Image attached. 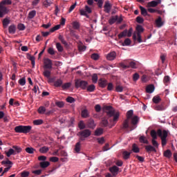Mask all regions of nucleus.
I'll use <instances>...</instances> for the list:
<instances>
[{"mask_svg":"<svg viewBox=\"0 0 177 177\" xmlns=\"http://www.w3.org/2000/svg\"><path fill=\"white\" fill-rule=\"evenodd\" d=\"M52 3H53L52 1H48V0H46V1L44 2V5L46 8L50 6Z\"/></svg>","mask_w":177,"mask_h":177,"instance_id":"nucleus-64","label":"nucleus"},{"mask_svg":"<svg viewBox=\"0 0 177 177\" xmlns=\"http://www.w3.org/2000/svg\"><path fill=\"white\" fill-rule=\"evenodd\" d=\"M71 86V82H66L64 84H62V89L66 90L69 88Z\"/></svg>","mask_w":177,"mask_h":177,"instance_id":"nucleus-47","label":"nucleus"},{"mask_svg":"<svg viewBox=\"0 0 177 177\" xmlns=\"http://www.w3.org/2000/svg\"><path fill=\"white\" fill-rule=\"evenodd\" d=\"M133 39L134 41H136L137 39L138 43H141L143 42V40H142V35H140V33H136L134 32L133 35Z\"/></svg>","mask_w":177,"mask_h":177,"instance_id":"nucleus-15","label":"nucleus"},{"mask_svg":"<svg viewBox=\"0 0 177 177\" xmlns=\"http://www.w3.org/2000/svg\"><path fill=\"white\" fill-rule=\"evenodd\" d=\"M127 32H128V30H124V31H122L118 35V38L122 39V37H126L127 35Z\"/></svg>","mask_w":177,"mask_h":177,"instance_id":"nucleus-39","label":"nucleus"},{"mask_svg":"<svg viewBox=\"0 0 177 177\" xmlns=\"http://www.w3.org/2000/svg\"><path fill=\"white\" fill-rule=\"evenodd\" d=\"M104 111L106 113L108 120L110 123L109 128H113L118 122L120 116L119 111H116L112 106L105 105L103 107Z\"/></svg>","mask_w":177,"mask_h":177,"instance_id":"nucleus-1","label":"nucleus"},{"mask_svg":"<svg viewBox=\"0 0 177 177\" xmlns=\"http://www.w3.org/2000/svg\"><path fill=\"white\" fill-rule=\"evenodd\" d=\"M48 151H49V148L47 147H43L39 149V152L41 153H46Z\"/></svg>","mask_w":177,"mask_h":177,"instance_id":"nucleus-42","label":"nucleus"},{"mask_svg":"<svg viewBox=\"0 0 177 177\" xmlns=\"http://www.w3.org/2000/svg\"><path fill=\"white\" fill-rule=\"evenodd\" d=\"M97 80H98V76L97 74H93L92 75V82L93 84H97Z\"/></svg>","mask_w":177,"mask_h":177,"instance_id":"nucleus-48","label":"nucleus"},{"mask_svg":"<svg viewBox=\"0 0 177 177\" xmlns=\"http://www.w3.org/2000/svg\"><path fill=\"white\" fill-rule=\"evenodd\" d=\"M8 31H9V33L10 34H15L16 32V26L15 25H11L8 28Z\"/></svg>","mask_w":177,"mask_h":177,"instance_id":"nucleus-32","label":"nucleus"},{"mask_svg":"<svg viewBox=\"0 0 177 177\" xmlns=\"http://www.w3.org/2000/svg\"><path fill=\"white\" fill-rule=\"evenodd\" d=\"M8 12V10L7 8L0 4V18L3 17V16L6 15Z\"/></svg>","mask_w":177,"mask_h":177,"instance_id":"nucleus-13","label":"nucleus"},{"mask_svg":"<svg viewBox=\"0 0 177 177\" xmlns=\"http://www.w3.org/2000/svg\"><path fill=\"white\" fill-rule=\"evenodd\" d=\"M78 135L80 136V140L81 141H84V138H86L91 136V130H88V129H86L85 130H82L81 131H79Z\"/></svg>","mask_w":177,"mask_h":177,"instance_id":"nucleus-8","label":"nucleus"},{"mask_svg":"<svg viewBox=\"0 0 177 177\" xmlns=\"http://www.w3.org/2000/svg\"><path fill=\"white\" fill-rule=\"evenodd\" d=\"M100 56L99 54L97 53H93L91 54V58L93 59V60H99Z\"/></svg>","mask_w":177,"mask_h":177,"instance_id":"nucleus-40","label":"nucleus"},{"mask_svg":"<svg viewBox=\"0 0 177 177\" xmlns=\"http://www.w3.org/2000/svg\"><path fill=\"white\" fill-rule=\"evenodd\" d=\"M124 21L122 15H120V17L118 15L112 16L109 20V24L113 25L116 22L117 24H120Z\"/></svg>","mask_w":177,"mask_h":177,"instance_id":"nucleus-7","label":"nucleus"},{"mask_svg":"<svg viewBox=\"0 0 177 177\" xmlns=\"http://www.w3.org/2000/svg\"><path fill=\"white\" fill-rule=\"evenodd\" d=\"M25 151L30 154H32L34 153V152L36 151L35 149L32 148V147H27Z\"/></svg>","mask_w":177,"mask_h":177,"instance_id":"nucleus-45","label":"nucleus"},{"mask_svg":"<svg viewBox=\"0 0 177 177\" xmlns=\"http://www.w3.org/2000/svg\"><path fill=\"white\" fill-rule=\"evenodd\" d=\"M63 85V81L61 79H57L55 82H54V86L57 88L61 87Z\"/></svg>","mask_w":177,"mask_h":177,"instance_id":"nucleus-22","label":"nucleus"},{"mask_svg":"<svg viewBox=\"0 0 177 177\" xmlns=\"http://www.w3.org/2000/svg\"><path fill=\"white\" fill-rule=\"evenodd\" d=\"M1 164L3 165H8V166L9 165H12V162H11V161H10V160H3L2 162H1Z\"/></svg>","mask_w":177,"mask_h":177,"instance_id":"nucleus-63","label":"nucleus"},{"mask_svg":"<svg viewBox=\"0 0 177 177\" xmlns=\"http://www.w3.org/2000/svg\"><path fill=\"white\" fill-rule=\"evenodd\" d=\"M19 84H20V86H24L26 84V79L25 77L21 78L19 80Z\"/></svg>","mask_w":177,"mask_h":177,"instance_id":"nucleus-58","label":"nucleus"},{"mask_svg":"<svg viewBox=\"0 0 177 177\" xmlns=\"http://www.w3.org/2000/svg\"><path fill=\"white\" fill-rule=\"evenodd\" d=\"M99 86L102 88H104L106 87L108 84V82L106 80L104 79H100L98 81Z\"/></svg>","mask_w":177,"mask_h":177,"instance_id":"nucleus-16","label":"nucleus"},{"mask_svg":"<svg viewBox=\"0 0 177 177\" xmlns=\"http://www.w3.org/2000/svg\"><path fill=\"white\" fill-rule=\"evenodd\" d=\"M72 26H73V29L78 30L80 28V24L78 21L72 22Z\"/></svg>","mask_w":177,"mask_h":177,"instance_id":"nucleus-35","label":"nucleus"},{"mask_svg":"<svg viewBox=\"0 0 177 177\" xmlns=\"http://www.w3.org/2000/svg\"><path fill=\"white\" fill-rule=\"evenodd\" d=\"M43 122H44V121H43L42 120H41V119L35 120L33 121V124H34L35 125H41V124H43Z\"/></svg>","mask_w":177,"mask_h":177,"instance_id":"nucleus-51","label":"nucleus"},{"mask_svg":"<svg viewBox=\"0 0 177 177\" xmlns=\"http://www.w3.org/2000/svg\"><path fill=\"white\" fill-rule=\"evenodd\" d=\"M77 127L80 130H83V129H86V124L83 120L79 121Z\"/></svg>","mask_w":177,"mask_h":177,"instance_id":"nucleus-23","label":"nucleus"},{"mask_svg":"<svg viewBox=\"0 0 177 177\" xmlns=\"http://www.w3.org/2000/svg\"><path fill=\"white\" fill-rule=\"evenodd\" d=\"M27 57L28 60L31 61L32 68H34L35 66V57L34 56L30 55V54L28 55Z\"/></svg>","mask_w":177,"mask_h":177,"instance_id":"nucleus-25","label":"nucleus"},{"mask_svg":"<svg viewBox=\"0 0 177 177\" xmlns=\"http://www.w3.org/2000/svg\"><path fill=\"white\" fill-rule=\"evenodd\" d=\"M139 8L141 11V15H142L143 16H147V10H146L142 6H140Z\"/></svg>","mask_w":177,"mask_h":177,"instance_id":"nucleus-43","label":"nucleus"},{"mask_svg":"<svg viewBox=\"0 0 177 177\" xmlns=\"http://www.w3.org/2000/svg\"><path fill=\"white\" fill-rule=\"evenodd\" d=\"M32 130V126H16L15 131L17 133L27 134Z\"/></svg>","mask_w":177,"mask_h":177,"instance_id":"nucleus-4","label":"nucleus"},{"mask_svg":"<svg viewBox=\"0 0 177 177\" xmlns=\"http://www.w3.org/2000/svg\"><path fill=\"white\" fill-rule=\"evenodd\" d=\"M154 89H155L154 85L153 84H150V85H148L147 86L146 92L147 93L151 94L154 92Z\"/></svg>","mask_w":177,"mask_h":177,"instance_id":"nucleus-19","label":"nucleus"},{"mask_svg":"<svg viewBox=\"0 0 177 177\" xmlns=\"http://www.w3.org/2000/svg\"><path fill=\"white\" fill-rule=\"evenodd\" d=\"M86 126L89 129H94L96 127L94 120L92 118L88 119L86 122Z\"/></svg>","mask_w":177,"mask_h":177,"instance_id":"nucleus-12","label":"nucleus"},{"mask_svg":"<svg viewBox=\"0 0 177 177\" xmlns=\"http://www.w3.org/2000/svg\"><path fill=\"white\" fill-rule=\"evenodd\" d=\"M123 91H124V88H123L122 86H121V85H117V86H115V91H116L117 93H122V92H123Z\"/></svg>","mask_w":177,"mask_h":177,"instance_id":"nucleus-41","label":"nucleus"},{"mask_svg":"<svg viewBox=\"0 0 177 177\" xmlns=\"http://www.w3.org/2000/svg\"><path fill=\"white\" fill-rule=\"evenodd\" d=\"M95 90V86L94 84H91L86 86V91L88 92L92 93Z\"/></svg>","mask_w":177,"mask_h":177,"instance_id":"nucleus-30","label":"nucleus"},{"mask_svg":"<svg viewBox=\"0 0 177 177\" xmlns=\"http://www.w3.org/2000/svg\"><path fill=\"white\" fill-rule=\"evenodd\" d=\"M0 4H1L2 6L3 5H11L12 1L10 0H4V1H1V3Z\"/></svg>","mask_w":177,"mask_h":177,"instance_id":"nucleus-62","label":"nucleus"},{"mask_svg":"<svg viewBox=\"0 0 177 177\" xmlns=\"http://www.w3.org/2000/svg\"><path fill=\"white\" fill-rule=\"evenodd\" d=\"M161 3V0H155V1H152L149 3H147V7L150 8H155L156 7L158 4H160Z\"/></svg>","mask_w":177,"mask_h":177,"instance_id":"nucleus-17","label":"nucleus"},{"mask_svg":"<svg viewBox=\"0 0 177 177\" xmlns=\"http://www.w3.org/2000/svg\"><path fill=\"white\" fill-rule=\"evenodd\" d=\"M166 57H167L166 54H161L160 55V59L162 64H165V62L166 60Z\"/></svg>","mask_w":177,"mask_h":177,"instance_id":"nucleus-56","label":"nucleus"},{"mask_svg":"<svg viewBox=\"0 0 177 177\" xmlns=\"http://www.w3.org/2000/svg\"><path fill=\"white\" fill-rule=\"evenodd\" d=\"M44 76L48 79L50 77L51 72L49 70H45L43 73Z\"/></svg>","mask_w":177,"mask_h":177,"instance_id":"nucleus-38","label":"nucleus"},{"mask_svg":"<svg viewBox=\"0 0 177 177\" xmlns=\"http://www.w3.org/2000/svg\"><path fill=\"white\" fill-rule=\"evenodd\" d=\"M131 153L127 151H123L122 153V156L124 160H129L131 157Z\"/></svg>","mask_w":177,"mask_h":177,"instance_id":"nucleus-24","label":"nucleus"},{"mask_svg":"<svg viewBox=\"0 0 177 177\" xmlns=\"http://www.w3.org/2000/svg\"><path fill=\"white\" fill-rule=\"evenodd\" d=\"M46 109L45 106H41L39 107L38 112L39 114H44Z\"/></svg>","mask_w":177,"mask_h":177,"instance_id":"nucleus-44","label":"nucleus"},{"mask_svg":"<svg viewBox=\"0 0 177 177\" xmlns=\"http://www.w3.org/2000/svg\"><path fill=\"white\" fill-rule=\"evenodd\" d=\"M112 6H113L110 3L109 1H105L104 5V12L109 14L112 9Z\"/></svg>","mask_w":177,"mask_h":177,"instance_id":"nucleus-10","label":"nucleus"},{"mask_svg":"<svg viewBox=\"0 0 177 177\" xmlns=\"http://www.w3.org/2000/svg\"><path fill=\"white\" fill-rule=\"evenodd\" d=\"M130 120H131V124L133 126L138 124L139 122V117L138 115L132 117Z\"/></svg>","mask_w":177,"mask_h":177,"instance_id":"nucleus-18","label":"nucleus"},{"mask_svg":"<svg viewBox=\"0 0 177 177\" xmlns=\"http://www.w3.org/2000/svg\"><path fill=\"white\" fill-rule=\"evenodd\" d=\"M132 151L133 153H138L140 151V150L139 149L138 146L136 144H133L132 145Z\"/></svg>","mask_w":177,"mask_h":177,"instance_id":"nucleus-29","label":"nucleus"},{"mask_svg":"<svg viewBox=\"0 0 177 177\" xmlns=\"http://www.w3.org/2000/svg\"><path fill=\"white\" fill-rule=\"evenodd\" d=\"M136 30L138 31L137 33L143 32L145 31V29H143V27L140 25H138L136 27Z\"/></svg>","mask_w":177,"mask_h":177,"instance_id":"nucleus-50","label":"nucleus"},{"mask_svg":"<svg viewBox=\"0 0 177 177\" xmlns=\"http://www.w3.org/2000/svg\"><path fill=\"white\" fill-rule=\"evenodd\" d=\"M145 149L147 152H151V151H154L156 152V150L155 149L154 147L151 146V145H148L145 147Z\"/></svg>","mask_w":177,"mask_h":177,"instance_id":"nucleus-34","label":"nucleus"},{"mask_svg":"<svg viewBox=\"0 0 177 177\" xmlns=\"http://www.w3.org/2000/svg\"><path fill=\"white\" fill-rule=\"evenodd\" d=\"M61 27V25H57L55 26V27L52 28L50 30V32H55V30H57L60 28Z\"/></svg>","mask_w":177,"mask_h":177,"instance_id":"nucleus-61","label":"nucleus"},{"mask_svg":"<svg viewBox=\"0 0 177 177\" xmlns=\"http://www.w3.org/2000/svg\"><path fill=\"white\" fill-rule=\"evenodd\" d=\"M152 101L154 104H158L161 102V98L160 97L159 95H155L153 97Z\"/></svg>","mask_w":177,"mask_h":177,"instance_id":"nucleus-27","label":"nucleus"},{"mask_svg":"<svg viewBox=\"0 0 177 177\" xmlns=\"http://www.w3.org/2000/svg\"><path fill=\"white\" fill-rule=\"evenodd\" d=\"M39 165L41 168L44 169L48 167L50 165V162L44 161V162H41Z\"/></svg>","mask_w":177,"mask_h":177,"instance_id":"nucleus-37","label":"nucleus"},{"mask_svg":"<svg viewBox=\"0 0 177 177\" xmlns=\"http://www.w3.org/2000/svg\"><path fill=\"white\" fill-rule=\"evenodd\" d=\"M44 68L47 70H51L53 68V62L49 58L44 59Z\"/></svg>","mask_w":177,"mask_h":177,"instance_id":"nucleus-9","label":"nucleus"},{"mask_svg":"<svg viewBox=\"0 0 177 177\" xmlns=\"http://www.w3.org/2000/svg\"><path fill=\"white\" fill-rule=\"evenodd\" d=\"M56 48H57L58 52H63V50H64L63 46L59 42L56 44Z\"/></svg>","mask_w":177,"mask_h":177,"instance_id":"nucleus-46","label":"nucleus"},{"mask_svg":"<svg viewBox=\"0 0 177 177\" xmlns=\"http://www.w3.org/2000/svg\"><path fill=\"white\" fill-rule=\"evenodd\" d=\"M35 15H36V11L35 10H32V11L29 12L28 18L29 19H32V18L35 17Z\"/></svg>","mask_w":177,"mask_h":177,"instance_id":"nucleus-57","label":"nucleus"},{"mask_svg":"<svg viewBox=\"0 0 177 177\" xmlns=\"http://www.w3.org/2000/svg\"><path fill=\"white\" fill-rule=\"evenodd\" d=\"M171 152L170 150H167L166 151H165L164 153V156L166 157V158H170L171 157Z\"/></svg>","mask_w":177,"mask_h":177,"instance_id":"nucleus-52","label":"nucleus"},{"mask_svg":"<svg viewBox=\"0 0 177 177\" xmlns=\"http://www.w3.org/2000/svg\"><path fill=\"white\" fill-rule=\"evenodd\" d=\"M133 115V110H129L127 112V119L122 123V129H127L129 128V122Z\"/></svg>","mask_w":177,"mask_h":177,"instance_id":"nucleus-5","label":"nucleus"},{"mask_svg":"<svg viewBox=\"0 0 177 177\" xmlns=\"http://www.w3.org/2000/svg\"><path fill=\"white\" fill-rule=\"evenodd\" d=\"M110 171L111 173H117L119 171V167H118L117 166H114V167L110 168Z\"/></svg>","mask_w":177,"mask_h":177,"instance_id":"nucleus-53","label":"nucleus"},{"mask_svg":"<svg viewBox=\"0 0 177 177\" xmlns=\"http://www.w3.org/2000/svg\"><path fill=\"white\" fill-rule=\"evenodd\" d=\"M5 153L6 154L7 157H10L12 155H16L17 154V153L12 149H10L8 150V151H7V152L6 151Z\"/></svg>","mask_w":177,"mask_h":177,"instance_id":"nucleus-33","label":"nucleus"},{"mask_svg":"<svg viewBox=\"0 0 177 177\" xmlns=\"http://www.w3.org/2000/svg\"><path fill=\"white\" fill-rule=\"evenodd\" d=\"M12 148L15 150L16 153H19L22 151L21 148H20L17 146H13Z\"/></svg>","mask_w":177,"mask_h":177,"instance_id":"nucleus-59","label":"nucleus"},{"mask_svg":"<svg viewBox=\"0 0 177 177\" xmlns=\"http://www.w3.org/2000/svg\"><path fill=\"white\" fill-rule=\"evenodd\" d=\"M116 57H117L116 52L112 51V52H110L109 53L107 54L106 59L110 60V61L115 60Z\"/></svg>","mask_w":177,"mask_h":177,"instance_id":"nucleus-14","label":"nucleus"},{"mask_svg":"<svg viewBox=\"0 0 177 177\" xmlns=\"http://www.w3.org/2000/svg\"><path fill=\"white\" fill-rule=\"evenodd\" d=\"M101 124H102V127H106L109 125V120L106 118H103L102 120Z\"/></svg>","mask_w":177,"mask_h":177,"instance_id":"nucleus-31","label":"nucleus"},{"mask_svg":"<svg viewBox=\"0 0 177 177\" xmlns=\"http://www.w3.org/2000/svg\"><path fill=\"white\" fill-rule=\"evenodd\" d=\"M2 23L4 27H7V26L10 24V20L6 18L3 20Z\"/></svg>","mask_w":177,"mask_h":177,"instance_id":"nucleus-60","label":"nucleus"},{"mask_svg":"<svg viewBox=\"0 0 177 177\" xmlns=\"http://www.w3.org/2000/svg\"><path fill=\"white\" fill-rule=\"evenodd\" d=\"M103 133H104L103 129H102L101 127H99L98 129L95 130L94 135L95 136H102L103 134Z\"/></svg>","mask_w":177,"mask_h":177,"instance_id":"nucleus-20","label":"nucleus"},{"mask_svg":"<svg viewBox=\"0 0 177 177\" xmlns=\"http://www.w3.org/2000/svg\"><path fill=\"white\" fill-rule=\"evenodd\" d=\"M170 82V77L169 76L167 75V76H165L164 77V80H163V82L164 84L167 86V84L169 83Z\"/></svg>","mask_w":177,"mask_h":177,"instance_id":"nucleus-49","label":"nucleus"},{"mask_svg":"<svg viewBox=\"0 0 177 177\" xmlns=\"http://www.w3.org/2000/svg\"><path fill=\"white\" fill-rule=\"evenodd\" d=\"M55 104L57 106H58L59 108H63L64 106V103L62 101H57L55 102Z\"/></svg>","mask_w":177,"mask_h":177,"instance_id":"nucleus-54","label":"nucleus"},{"mask_svg":"<svg viewBox=\"0 0 177 177\" xmlns=\"http://www.w3.org/2000/svg\"><path fill=\"white\" fill-rule=\"evenodd\" d=\"M139 140H140V142L141 143L149 145V140H147L146 138H145V136H141Z\"/></svg>","mask_w":177,"mask_h":177,"instance_id":"nucleus-36","label":"nucleus"},{"mask_svg":"<svg viewBox=\"0 0 177 177\" xmlns=\"http://www.w3.org/2000/svg\"><path fill=\"white\" fill-rule=\"evenodd\" d=\"M81 116L83 118H87L89 117V113L87 109H83L81 112Z\"/></svg>","mask_w":177,"mask_h":177,"instance_id":"nucleus-21","label":"nucleus"},{"mask_svg":"<svg viewBox=\"0 0 177 177\" xmlns=\"http://www.w3.org/2000/svg\"><path fill=\"white\" fill-rule=\"evenodd\" d=\"M166 109L165 102H162L160 104H156L154 106V110L158 111H163Z\"/></svg>","mask_w":177,"mask_h":177,"instance_id":"nucleus-11","label":"nucleus"},{"mask_svg":"<svg viewBox=\"0 0 177 177\" xmlns=\"http://www.w3.org/2000/svg\"><path fill=\"white\" fill-rule=\"evenodd\" d=\"M88 85V82L85 80H82L80 79L75 80V87H76V88L86 90L87 88Z\"/></svg>","mask_w":177,"mask_h":177,"instance_id":"nucleus-6","label":"nucleus"},{"mask_svg":"<svg viewBox=\"0 0 177 177\" xmlns=\"http://www.w3.org/2000/svg\"><path fill=\"white\" fill-rule=\"evenodd\" d=\"M119 66L120 68L123 69H137L138 68V64L135 62H129V61H124V62H121L119 64Z\"/></svg>","mask_w":177,"mask_h":177,"instance_id":"nucleus-3","label":"nucleus"},{"mask_svg":"<svg viewBox=\"0 0 177 177\" xmlns=\"http://www.w3.org/2000/svg\"><path fill=\"white\" fill-rule=\"evenodd\" d=\"M95 111L97 113H100L102 111V106L100 104H97L95 105Z\"/></svg>","mask_w":177,"mask_h":177,"instance_id":"nucleus-55","label":"nucleus"},{"mask_svg":"<svg viewBox=\"0 0 177 177\" xmlns=\"http://www.w3.org/2000/svg\"><path fill=\"white\" fill-rule=\"evenodd\" d=\"M81 150V142H79L76 143V145H75V152L79 153Z\"/></svg>","mask_w":177,"mask_h":177,"instance_id":"nucleus-28","label":"nucleus"},{"mask_svg":"<svg viewBox=\"0 0 177 177\" xmlns=\"http://www.w3.org/2000/svg\"><path fill=\"white\" fill-rule=\"evenodd\" d=\"M157 136L160 138L162 147H164L167 143L168 131L167 130H161L160 129H158L157 131L156 130L151 131L152 140H156Z\"/></svg>","mask_w":177,"mask_h":177,"instance_id":"nucleus-2","label":"nucleus"},{"mask_svg":"<svg viewBox=\"0 0 177 177\" xmlns=\"http://www.w3.org/2000/svg\"><path fill=\"white\" fill-rule=\"evenodd\" d=\"M156 24L158 28H160L161 26H163V22L162 21V18L159 17L156 20Z\"/></svg>","mask_w":177,"mask_h":177,"instance_id":"nucleus-26","label":"nucleus"}]
</instances>
